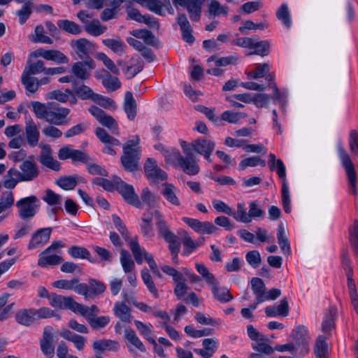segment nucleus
<instances>
[{"mask_svg":"<svg viewBox=\"0 0 358 358\" xmlns=\"http://www.w3.org/2000/svg\"><path fill=\"white\" fill-rule=\"evenodd\" d=\"M337 151L341 164L347 175L348 191L353 195H357V175L355 167L349 154L345 150L341 142L337 143Z\"/></svg>","mask_w":358,"mask_h":358,"instance_id":"obj_2","label":"nucleus"},{"mask_svg":"<svg viewBox=\"0 0 358 358\" xmlns=\"http://www.w3.org/2000/svg\"><path fill=\"white\" fill-rule=\"evenodd\" d=\"M292 343L296 348V358H302L310 351V336L303 325L296 327L291 333Z\"/></svg>","mask_w":358,"mask_h":358,"instance_id":"obj_4","label":"nucleus"},{"mask_svg":"<svg viewBox=\"0 0 358 358\" xmlns=\"http://www.w3.org/2000/svg\"><path fill=\"white\" fill-rule=\"evenodd\" d=\"M237 210L234 212L232 208V215H229V216L233 217L236 221L243 222V223H249L251 222V219L248 213H247L245 206L243 203H238L236 206Z\"/></svg>","mask_w":358,"mask_h":358,"instance_id":"obj_51","label":"nucleus"},{"mask_svg":"<svg viewBox=\"0 0 358 358\" xmlns=\"http://www.w3.org/2000/svg\"><path fill=\"white\" fill-rule=\"evenodd\" d=\"M141 150L131 149L130 147H123V155L121 163L127 171H134L139 169Z\"/></svg>","mask_w":358,"mask_h":358,"instance_id":"obj_10","label":"nucleus"},{"mask_svg":"<svg viewBox=\"0 0 358 358\" xmlns=\"http://www.w3.org/2000/svg\"><path fill=\"white\" fill-rule=\"evenodd\" d=\"M23 181L21 180L20 171L15 168H11L7 171L4 176L3 185L6 189H14L17 183Z\"/></svg>","mask_w":358,"mask_h":358,"instance_id":"obj_35","label":"nucleus"},{"mask_svg":"<svg viewBox=\"0 0 358 358\" xmlns=\"http://www.w3.org/2000/svg\"><path fill=\"white\" fill-rule=\"evenodd\" d=\"M131 60L134 62V64L123 69V72L127 79L134 78L136 75L141 72L143 68V64L138 58L135 59V57H131Z\"/></svg>","mask_w":358,"mask_h":358,"instance_id":"obj_44","label":"nucleus"},{"mask_svg":"<svg viewBox=\"0 0 358 358\" xmlns=\"http://www.w3.org/2000/svg\"><path fill=\"white\" fill-rule=\"evenodd\" d=\"M120 263L125 273H130L135 268V264L129 252L122 249L120 252Z\"/></svg>","mask_w":358,"mask_h":358,"instance_id":"obj_53","label":"nucleus"},{"mask_svg":"<svg viewBox=\"0 0 358 358\" xmlns=\"http://www.w3.org/2000/svg\"><path fill=\"white\" fill-rule=\"evenodd\" d=\"M113 313L122 322L128 323L131 322L133 317L131 313V309L124 302H115L113 307Z\"/></svg>","mask_w":358,"mask_h":358,"instance_id":"obj_33","label":"nucleus"},{"mask_svg":"<svg viewBox=\"0 0 358 358\" xmlns=\"http://www.w3.org/2000/svg\"><path fill=\"white\" fill-rule=\"evenodd\" d=\"M95 58L101 61L104 66L113 74L118 75L120 70L117 65L103 52H96Z\"/></svg>","mask_w":358,"mask_h":358,"instance_id":"obj_59","label":"nucleus"},{"mask_svg":"<svg viewBox=\"0 0 358 358\" xmlns=\"http://www.w3.org/2000/svg\"><path fill=\"white\" fill-rule=\"evenodd\" d=\"M64 247L61 241H54L51 245L41 252L38 255V265L42 268L48 266H56L63 262V258L59 255L60 249Z\"/></svg>","mask_w":358,"mask_h":358,"instance_id":"obj_3","label":"nucleus"},{"mask_svg":"<svg viewBox=\"0 0 358 358\" xmlns=\"http://www.w3.org/2000/svg\"><path fill=\"white\" fill-rule=\"evenodd\" d=\"M19 169L21 180L23 182L34 180L39 175L38 165L30 159L23 161L20 164Z\"/></svg>","mask_w":358,"mask_h":358,"instance_id":"obj_16","label":"nucleus"},{"mask_svg":"<svg viewBox=\"0 0 358 358\" xmlns=\"http://www.w3.org/2000/svg\"><path fill=\"white\" fill-rule=\"evenodd\" d=\"M146 176L153 182L163 181L166 179L167 174L157 166L156 162L148 158L144 165Z\"/></svg>","mask_w":358,"mask_h":358,"instance_id":"obj_17","label":"nucleus"},{"mask_svg":"<svg viewBox=\"0 0 358 358\" xmlns=\"http://www.w3.org/2000/svg\"><path fill=\"white\" fill-rule=\"evenodd\" d=\"M189 145L192 148V152L194 150L201 155L206 152H213L215 147V143L213 141L203 137L193 141Z\"/></svg>","mask_w":358,"mask_h":358,"instance_id":"obj_25","label":"nucleus"},{"mask_svg":"<svg viewBox=\"0 0 358 358\" xmlns=\"http://www.w3.org/2000/svg\"><path fill=\"white\" fill-rule=\"evenodd\" d=\"M53 336L50 327H45L40 341L41 350L47 358H52L54 355V346L52 345Z\"/></svg>","mask_w":358,"mask_h":358,"instance_id":"obj_26","label":"nucleus"},{"mask_svg":"<svg viewBox=\"0 0 358 358\" xmlns=\"http://www.w3.org/2000/svg\"><path fill=\"white\" fill-rule=\"evenodd\" d=\"M96 67L94 59L87 57L83 61L76 62L71 66V72L73 75L80 80H86L90 78L91 71Z\"/></svg>","mask_w":358,"mask_h":358,"instance_id":"obj_9","label":"nucleus"},{"mask_svg":"<svg viewBox=\"0 0 358 358\" xmlns=\"http://www.w3.org/2000/svg\"><path fill=\"white\" fill-rule=\"evenodd\" d=\"M129 248L135 261L138 264H141L143 263V258L148 264L155 261L153 256L148 253L144 248L141 247L138 243V236H134V240L129 242Z\"/></svg>","mask_w":358,"mask_h":358,"instance_id":"obj_18","label":"nucleus"},{"mask_svg":"<svg viewBox=\"0 0 358 358\" xmlns=\"http://www.w3.org/2000/svg\"><path fill=\"white\" fill-rule=\"evenodd\" d=\"M203 348H194V352L202 358H211L218 348V341L215 338H204L202 341Z\"/></svg>","mask_w":358,"mask_h":358,"instance_id":"obj_24","label":"nucleus"},{"mask_svg":"<svg viewBox=\"0 0 358 358\" xmlns=\"http://www.w3.org/2000/svg\"><path fill=\"white\" fill-rule=\"evenodd\" d=\"M268 165L271 170H273L276 165V171L280 179L282 180V189H281V197L282 203L284 208V210L286 213L291 212V201L289 192V187L286 180V171L285 166L280 159H275V156L273 153L268 155Z\"/></svg>","mask_w":358,"mask_h":358,"instance_id":"obj_1","label":"nucleus"},{"mask_svg":"<svg viewBox=\"0 0 358 358\" xmlns=\"http://www.w3.org/2000/svg\"><path fill=\"white\" fill-rule=\"evenodd\" d=\"M52 229L44 227L36 230L31 235L27 248L29 250L43 247L50 239Z\"/></svg>","mask_w":358,"mask_h":358,"instance_id":"obj_13","label":"nucleus"},{"mask_svg":"<svg viewBox=\"0 0 358 358\" xmlns=\"http://www.w3.org/2000/svg\"><path fill=\"white\" fill-rule=\"evenodd\" d=\"M16 322L23 326L29 327L37 320L34 308L21 309L16 312Z\"/></svg>","mask_w":358,"mask_h":358,"instance_id":"obj_27","label":"nucleus"},{"mask_svg":"<svg viewBox=\"0 0 358 358\" xmlns=\"http://www.w3.org/2000/svg\"><path fill=\"white\" fill-rule=\"evenodd\" d=\"M130 34L135 38L143 39L147 45H156L155 36L148 29H134L130 31Z\"/></svg>","mask_w":358,"mask_h":358,"instance_id":"obj_41","label":"nucleus"},{"mask_svg":"<svg viewBox=\"0 0 358 358\" xmlns=\"http://www.w3.org/2000/svg\"><path fill=\"white\" fill-rule=\"evenodd\" d=\"M92 347L96 351L117 350L119 344L112 340H98L93 343Z\"/></svg>","mask_w":358,"mask_h":358,"instance_id":"obj_49","label":"nucleus"},{"mask_svg":"<svg viewBox=\"0 0 358 358\" xmlns=\"http://www.w3.org/2000/svg\"><path fill=\"white\" fill-rule=\"evenodd\" d=\"M162 194L165 199L171 205L180 206L181 205L180 200L178 196L179 189L171 183L165 182L162 185Z\"/></svg>","mask_w":358,"mask_h":358,"instance_id":"obj_28","label":"nucleus"},{"mask_svg":"<svg viewBox=\"0 0 358 358\" xmlns=\"http://www.w3.org/2000/svg\"><path fill=\"white\" fill-rule=\"evenodd\" d=\"M88 110L102 126L108 128L114 134H119L118 124L111 115L106 114L102 109L95 106H90Z\"/></svg>","mask_w":358,"mask_h":358,"instance_id":"obj_11","label":"nucleus"},{"mask_svg":"<svg viewBox=\"0 0 358 358\" xmlns=\"http://www.w3.org/2000/svg\"><path fill=\"white\" fill-rule=\"evenodd\" d=\"M57 24L59 29L73 35H78L82 32L80 25L69 20H59Z\"/></svg>","mask_w":358,"mask_h":358,"instance_id":"obj_40","label":"nucleus"},{"mask_svg":"<svg viewBox=\"0 0 358 358\" xmlns=\"http://www.w3.org/2000/svg\"><path fill=\"white\" fill-rule=\"evenodd\" d=\"M124 338L139 351L142 352H145L146 351L143 343L141 342L134 330L132 329L127 328L125 329Z\"/></svg>","mask_w":358,"mask_h":358,"instance_id":"obj_47","label":"nucleus"},{"mask_svg":"<svg viewBox=\"0 0 358 358\" xmlns=\"http://www.w3.org/2000/svg\"><path fill=\"white\" fill-rule=\"evenodd\" d=\"M129 248L135 261L138 264H141L143 263V258L148 264L155 261L153 256L148 253L144 248L141 247L138 243V236H134V240L129 242Z\"/></svg>","mask_w":358,"mask_h":358,"instance_id":"obj_19","label":"nucleus"},{"mask_svg":"<svg viewBox=\"0 0 358 358\" xmlns=\"http://www.w3.org/2000/svg\"><path fill=\"white\" fill-rule=\"evenodd\" d=\"M70 110L68 108L59 106L58 104H49V110L46 122L50 124L62 126L69 124L68 115Z\"/></svg>","mask_w":358,"mask_h":358,"instance_id":"obj_8","label":"nucleus"},{"mask_svg":"<svg viewBox=\"0 0 358 358\" xmlns=\"http://www.w3.org/2000/svg\"><path fill=\"white\" fill-rule=\"evenodd\" d=\"M102 43L117 55L122 54L127 48L125 43L120 38H106L103 39Z\"/></svg>","mask_w":358,"mask_h":358,"instance_id":"obj_43","label":"nucleus"},{"mask_svg":"<svg viewBox=\"0 0 358 358\" xmlns=\"http://www.w3.org/2000/svg\"><path fill=\"white\" fill-rule=\"evenodd\" d=\"M350 243L356 255H358V220H355L350 228Z\"/></svg>","mask_w":358,"mask_h":358,"instance_id":"obj_64","label":"nucleus"},{"mask_svg":"<svg viewBox=\"0 0 358 358\" xmlns=\"http://www.w3.org/2000/svg\"><path fill=\"white\" fill-rule=\"evenodd\" d=\"M314 354L316 358H327V344L326 338L323 336H320L316 340L314 346Z\"/></svg>","mask_w":358,"mask_h":358,"instance_id":"obj_54","label":"nucleus"},{"mask_svg":"<svg viewBox=\"0 0 358 358\" xmlns=\"http://www.w3.org/2000/svg\"><path fill=\"white\" fill-rule=\"evenodd\" d=\"M58 158L61 160L71 159L73 162H79L82 163H87L91 159L87 153L79 150L73 149L70 145L63 146L59 150Z\"/></svg>","mask_w":358,"mask_h":358,"instance_id":"obj_14","label":"nucleus"},{"mask_svg":"<svg viewBox=\"0 0 358 358\" xmlns=\"http://www.w3.org/2000/svg\"><path fill=\"white\" fill-rule=\"evenodd\" d=\"M68 253L75 259H86L90 261V253L89 250L84 248L80 246H71L68 249Z\"/></svg>","mask_w":358,"mask_h":358,"instance_id":"obj_63","label":"nucleus"},{"mask_svg":"<svg viewBox=\"0 0 358 358\" xmlns=\"http://www.w3.org/2000/svg\"><path fill=\"white\" fill-rule=\"evenodd\" d=\"M268 339L264 336L252 343L254 350L264 355H271L273 352V348L268 344Z\"/></svg>","mask_w":358,"mask_h":358,"instance_id":"obj_42","label":"nucleus"},{"mask_svg":"<svg viewBox=\"0 0 358 358\" xmlns=\"http://www.w3.org/2000/svg\"><path fill=\"white\" fill-rule=\"evenodd\" d=\"M251 288L258 302H264V296L266 293V285L264 281L259 278L251 279Z\"/></svg>","mask_w":358,"mask_h":358,"instance_id":"obj_38","label":"nucleus"},{"mask_svg":"<svg viewBox=\"0 0 358 358\" xmlns=\"http://www.w3.org/2000/svg\"><path fill=\"white\" fill-rule=\"evenodd\" d=\"M115 190L121 194L124 201L137 208H142L143 203L135 193L132 185L126 183L120 177L115 178Z\"/></svg>","mask_w":358,"mask_h":358,"instance_id":"obj_7","label":"nucleus"},{"mask_svg":"<svg viewBox=\"0 0 358 358\" xmlns=\"http://www.w3.org/2000/svg\"><path fill=\"white\" fill-rule=\"evenodd\" d=\"M176 20L181 30L182 40L189 45L193 44L195 38L192 35L193 30L186 15L183 13L178 14Z\"/></svg>","mask_w":358,"mask_h":358,"instance_id":"obj_23","label":"nucleus"},{"mask_svg":"<svg viewBox=\"0 0 358 358\" xmlns=\"http://www.w3.org/2000/svg\"><path fill=\"white\" fill-rule=\"evenodd\" d=\"M39 147L41 152L38 157L40 163L47 168L55 171H58L61 169V165L58 161L52 157V150L48 144H41Z\"/></svg>","mask_w":358,"mask_h":358,"instance_id":"obj_15","label":"nucleus"},{"mask_svg":"<svg viewBox=\"0 0 358 358\" xmlns=\"http://www.w3.org/2000/svg\"><path fill=\"white\" fill-rule=\"evenodd\" d=\"M85 28L88 34L94 36H100L106 30V27L103 26L97 20L85 22Z\"/></svg>","mask_w":358,"mask_h":358,"instance_id":"obj_52","label":"nucleus"},{"mask_svg":"<svg viewBox=\"0 0 358 358\" xmlns=\"http://www.w3.org/2000/svg\"><path fill=\"white\" fill-rule=\"evenodd\" d=\"M182 220L192 229L199 234H212L217 230V228L210 222H201L199 220L189 217H183Z\"/></svg>","mask_w":358,"mask_h":358,"instance_id":"obj_21","label":"nucleus"},{"mask_svg":"<svg viewBox=\"0 0 358 358\" xmlns=\"http://www.w3.org/2000/svg\"><path fill=\"white\" fill-rule=\"evenodd\" d=\"M71 46L80 59H86L89 55L90 43L85 38H79L71 42Z\"/></svg>","mask_w":358,"mask_h":358,"instance_id":"obj_34","label":"nucleus"},{"mask_svg":"<svg viewBox=\"0 0 358 358\" xmlns=\"http://www.w3.org/2000/svg\"><path fill=\"white\" fill-rule=\"evenodd\" d=\"M336 315V308L331 307L322 324V329L324 333L327 334L334 328V319Z\"/></svg>","mask_w":358,"mask_h":358,"instance_id":"obj_50","label":"nucleus"},{"mask_svg":"<svg viewBox=\"0 0 358 358\" xmlns=\"http://www.w3.org/2000/svg\"><path fill=\"white\" fill-rule=\"evenodd\" d=\"M154 215L156 219V225L159 231V234L163 237L165 241L176 236L173 232L170 231L163 215L159 210H155Z\"/></svg>","mask_w":358,"mask_h":358,"instance_id":"obj_29","label":"nucleus"},{"mask_svg":"<svg viewBox=\"0 0 358 358\" xmlns=\"http://www.w3.org/2000/svg\"><path fill=\"white\" fill-rule=\"evenodd\" d=\"M112 218L115 228L129 246V242L132 241L134 238H131L130 233L128 231L126 225L123 223L118 215L114 214L112 215Z\"/></svg>","mask_w":358,"mask_h":358,"instance_id":"obj_46","label":"nucleus"},{"mask_svg":"<svg viewBox=\"0 0 358 358\" xmlns=\"http://www.w3.org/2000/svg\"><path fill=\"white\" fill-rule=\"evenodd\" d=\"M45 67L44 65V62L42 60H38L34 63H29L28 62L27 65L25 66L22 73L27 74L29 76L36 75L41 73L45 72Z\"/></svg>","mask_w":358,"mask_h":358,"instance_id":"obj_55","label":"nucleus"},{"mask_svg":"<svg viewBox=\"0 0 358 358\" xmlns=\"http://www.w3.org/2000/svg\"><path fill=\"white\" fill-rule=\"evenodd\" d=\"M38 203L39 200L34 195L20 199L15 203L18 216L23 220L32 219L38 212Z\"/></svg>","mask_w":358,"mask_h":358,"instance_id":"obj_6","label":"nucleus"},{"mask_svg":"<svg viewBox=\"0 0 358 358\" xmlns=\"http://www.w3.org/2000/svg\"><path fill=\"white\" fill-rule=\"evenodd\" d=\"M173 4L185 7L192 21L199 22L201 19L202 6L206 0H172Z\"/></svg>","mask_w":358,"mask_h":358,"instance_id":"obj_12","label":"nucleus"},{"mask_svg":"<svg viewBox=\"0 0 358 358\" xmlns=\"http://www.w3.org/2000/svg\"><path fill=\"white\" fill-rule=\"evenodd\" d=\"M180 145L185 156H181L178 166L187 175L195 176L198 174L200 168L192 152V148L185 141H182Z\"/></svg>","mask_w":358,"mask_h":358,"instance_id":"obj_5","label":"nucleus"},{"mask_svg":"<svg viewBox=\"0 0 358 358\" xmlns=\"http://www.w3.org/2000/svg\"><path fill=\"white\" fill-rule=\"evenodd\" d=\"M277 239L282 253L286 255H289L291 253L290 243L289 241L284 224L282 222L280 223L278 226Z\"/></svg>","mask_w":358,"mask_h":358,"instance_id":"obj_31","label":"nucleus"},{"mask_svg":"<svg viewBox=\"0 0 358 358\" xmlns=\"http://www.w3.org/2000/svg\"><path fill=\"white\" fill-rule=\"evenodd\" d=\"M269 48L270 43L268 41H258L257 39L255 42V45L252 49H254V51L252 52H249L246 54V55L250 56L252 55H258L262 57L266 56L269 53Z\"/></svg>","mask_w":358,"mask_h":358,"instance_id":"obj_56","label":"nucleus"},{"mask_svg":"<svg viewBox=\"0 0 358 358\" xmlns=\"http://www.w3.org/2000/svg\"><path fill=\"white\" fill-rule=\"evenodd\" d=\"M73 89L78 97L82 100L92 101L96 94L89 86L85 84L78 86L76 80L73 81Z\"/></svg>","mask_w":358,"mask_h":358,"instance_id":"obj_37","label":"nucleus"},{"mask_svg":"<svg viewBox=\"0 0 358 358\" xmlns=\"http://www.w3.org/2000/svg\"><path fill=\"white\" fill-rule=\"evenodd\" d=\"M134 324L140 334L146 339L150 343H155V339L152 337V325L145 324L138 320H135Z\"/></svg>","mask_w":358,"mask_h":358,"instance_id":"obj_48","label":"nucleus"},{"mask_svg":"<svg viewBox=\"0 0 358 358\" xmlns=\"http://www.w3.org/2000/svg\"><path fill=\"white\" fill-rule=\"evenodd\" d=\"M102 85L108 92H114L121 87L119 79L110 73H106V77L103 79Z\"/></svg>","mask_w":358,"mask_h":358,"instance_id":"obj_61","label":"nucleus"},{"mask_svg":"<svg viewBox=\"0 0 358 358\" xmlns=\"http://www.w3.org/2000/svg\"><path fill=\"white\" fill-rule=\"evenodd\" d=\"M124 109L128 119L134 120L136 116V103L131 92H127L124 96Z\"/></svg>","mask_w":358,"mask_h":358,"instance_id":"obj_36","label":"nucleus"},{"mask_svg":"<svg viewBox=\"0 0 358 358\" xmlns=\"http://www.w3.org/2000/svg\"><path fill=\"white\" fill-rule=\"evenodd\" d=\"M276 17L287 29H289L292 26V22L291 18L290 11L288 5L283 3L278 8L276 11Z\"/></svg>","mask_w":358,"mask_h":358,"instance_id":"obj_39","label":"nucleus"},{"mask_svg":"<svg viewBox=\"0 0 358 358\" xmlns=\"http://www.w3.org/2000/svg\"><path fill=\"white\" fill-rule=\"evenodd\" d=\"M25 136L29 146L35 147L38 144L40 132L31 117H27L25 120Z\"/></svg>","mask_w":358,"mask_h":358,"instance_id":"obj_22","label":"nucleus"},{"mask_svg":"<svg viewBox=\"0 0 358 358\" xmlns=\"http://www.w3.org/2000/svg\"><path fill=\"white\" fill-rule=\"evenodd\" d=\"M248 115L241 112L226 110L221 115V119L231 124H238L239 120L245 118Z\"/></svg>","mask_w":358,"mask_h":358,"instance_id":"obj_58","label":"nucleus"},{"mask_svg":"<svg viewBox=\"0 0 358 358\" xmlns=\"http://www.w3.org/2000/svg\"><path fill=\"white\" fill-rule=\"evenodd\" d=\"M209 286L211 288L213 296L217 301L226 303L232 300L233 296L229 293V289L227 287H219L217 280H215L213 283L210 284Z\"/></svg>","mask_w":358,"mask_h":358,"instance_id":"obj_30","label":"nucleus"},{"mask_svg":"<svg viewBox=\"0 0 358 358\" xmlns=\"http://www.w3.org/2000/svg\"><path fill=\"white\" fill-rule=\"evenodd\" d=\"M270 71V66L264 63L257 66L254 70L247 72L248 78L257 79L264 78Z\"/></svg>","mask_w":358,"mask_h":358,"instance_id":"obj_62","label":"nucleus"},{"mask_svg":"<svg viewBox=\"0 0 358 358\" xmlns=\"http://www.w3.org/2000/svg\"><path fill=\"white\" fill-rule=\"evenodd\" d=\"M21 81L27 90V95L34 94L38 89V79L27 74H22Z\"/></svg>","mask_w":358,"mask_h":358,"instance_id":"obj_45","label":"nucleus"},{"mask_svg":"<svg viewBox=\"0 0 358 358\" xmlns=\"http://www.w3.org/2000/svg\"><path fill=\"white\" fill-rule=\"evenodd\" d=\"M50 304L56 308H71L73 299L71 296H63L55 293H52L48 299Z\"/></svg>","mask_w":358,"mask_h":358,"instance_id":"obj_32","label":"nucleus"},{"mask_svg":"<svg viewBox=\"0 0 358 358\" xmlns=\"http://www.w3.org/2000/svg\"><path fill=\"white\" fill-rule=\"evenodd\" d=\"M45 59L53 61L57 64H67L69 58L62 52L57 50H46Z\"/></svg>","mask_w":358,"mask_h":358,"instance_id":"obj_60","label":"nucleus"},{"mask_svg":"<svg viewBox=\"0 0 358 358\" xmlns=\"http://www.w3.org/2000/svg\"><path fill=\"white\" fill-rule=\"evenodd\" d=\"M208 13L210 16L227 15V8L220 4L217 0H210L208 6Z\"/></svg>","mask_w":358,"mask_h":358,"instance_id":"obj_57","label":"nucleus"},{"mask_svg":"<svg viewBox=\"0 0 358 358\" xmlns=\"http://www.w3.org/2000/svg\"><path fill=\"white\" fill-rule=\"evenodd\" d=\"M95 134L100 141L105 144L103 152L110 155H115L116 152L112 146H119L120 145V141L110 136L103 128H96Z\"/></svg>","mask_w":358,"mask_h":358,"instance_id":"obj_20","label":"nucleus"}]
</instances>
